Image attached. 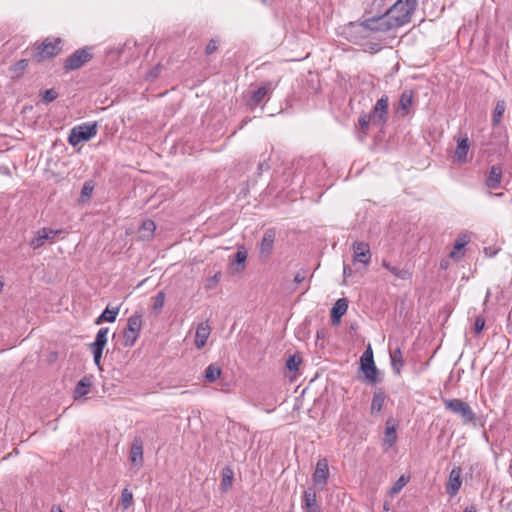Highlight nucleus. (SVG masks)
Listing matches in <instances>:
<instances>
[{"label":"nucleus","instance_id":"obj_1","mask_svg":"<svg viewBox=\"0 0 512 512\" xmlns=\"http://www.w3.org/2000/svg\"><path fill=\"white\" fill-rule=\"evenodd\" d=\"M417 7V0H397L387 11L394 20L395 27L403 26L411 21Z\"/></svg>","mask_w":512,"mask_h":512},{"label":"nucleus","instance_id":"obj_2","mask_svg":"<svg viewBox=\"0 0 512 512\" xmlns=\"http://www.w3.org/2000/svg\"><path fill=\"white\" fill-rule=\"evenodd\" d=\"M61 42L60 38H46L34 47L32 58L40 63L55 57L61 52Z\"/></svg>","mask_w":512,"mask_h":512},{"label":"nucleus","instance_id":"obj_3","mask_svg":"<svg viewBox=\"0 0 512 512\" xmlns=\"http://www.w3.org/2000/svg\"><path fill=\"white\" fill-rule=\"evenodd\" d=\"M97 131V122L82 123L71 129L68 142L71 146L75 147L82 142H87L92 139L97 134Z\"/></svg>","mask_w":512,"mask_h":512},{"label":"nucleus","instance_id":"obj_4","mask_svg":"<svg viewBox=\"0 0 512 512\" xmlns=\"http://www.w3.org/2000/svg\"><path fill=\"white\" fill-rule=\"evenodd\" d=\"M443 404L446 410L460 416L464 424L476 422V414L467 402L453 398L443 399Z\"/></svg>","mask_w":512,"mask_h":512},{"label":"nucleus","instance_id":"obj_5","mask_svg":"<svg viewBox=\"0 0 512 512\" xmlns=\"http://www.w3.org/2000/svg\"><path fill=\"white\" fill-rule=\"evenodd\" d=\"M360 370L364 373L368 383L375 385L379 382V371L375 365L373 351L370 345L360 357Z\"/></svg>","mask_w":512,"mask_h":512},{"label":"nucleus","instance_id":"obj_6","mask_svg":"<svg viewBox=\"0 0 512 512\" xmlns=\"http://www.w3.org/2000/svg\"><path fill=\"white\" fill-rule=\"evenodd\" d=\"M93 58L92 47H83L77 49L64 61V70L66 72L81 68Z\"/></svg>","mask_w":512,"mask_h":512},{"label":"nucleus","instance_id":"obj_7","mask_svg":"<svg viewBox=\"0 0 512 512\" xmlns=\"http://www.w3.org/2000/svg\"><path fill=\"white\" fill-rule=\"evenodd\" d=\"M142 329V315L135 313L128 318L127 326L123 334V346L132 347L140 335Z\"/></svg>","mask_w":512,"mask_h":512},{"label":"nucleus","instance_id":"obj_8","mask_svg":"<svg viewBox=\"0 0 512 512\" xmlns=\"http://www.w3.org/2000/svg\"><path fill=\"white\" fill-rule=\"evenodd\" d=\"M329 478V465L326 458L317 461L315 471L312 475L313 487L316 490L323 491L327 486Z\"/></svg>","mask_w":512,"mask_h":512},{"label":"nucleus","instance_id":"obj_9","mask_svg":"<svg viewBox=\"0 0 512 512\" xmlns=\"http://www.w3.org/2000/svg\"><path fill=\"white\" fill-rule=\"evenodd\" d=\"M387 16L388 14L385 12L380 16L367 18L361 23V26L372 32H386L392 27H395L394 23H392Z\"/></svg>","mask_w":512,"mask_h":512},{"label":"nucleus","instance_id":"obj_10","mask_svg":"<svg viewBox=\"0 0 512 512\" xmlns=\"http://www.w3.org/2000/svg\"><path fill=\"white\" fill-rule=\"evenodd\" d=\"M388 96L383 95L377 100L372 111L369 113L372 118V124L375 126H383L387 122L388 118Z\"/></svg>","mask_w":512,"mask_h":512},{"label":"nucleus","instance_id":"obj_11","mask_svg":"<svg viewBox=\"0 0 512 512\" xmlns=\"http://www.w3.org/2000/svg\"><path fill=\"white\" fill-rule=\"evenodd\" d=\"M353 261L368 266L371 262V251L368 243L364 241H355L352 244Z\"/></svg>","mask_w":512,"mask_h":512},{"label":"nucleus","instance_id":"obj_12","mask_svg":"<svg viewBox=\"0 0 512 512\" xmlns=\"http://www.w3.org/2000/svg\"><path fill=\"white\" fill-rule=\"evenodd\" d=\"M276 229L268 228L265 230L261 242L259 244V254L262 258H269L273 252L274 242L276 239Z\"/></svg>","mask_w":512,"mask_h":512},{"label":"nucleus","instance_id":"obj_13","mask_svg":"<svg viewBox=\"0 0 512 512\" xmlns=\"http://www.w3.org/2000/svg\"><path fill=\"white\" fill-rule=\"evenodd\" d=\"M61 233V230H53L42 228L37 231L36 235L30 240L29 245L34 250L42 247L46 241H53L55 237Z\"/></svg>","mask_w":512,"mask_h":512},{"label":"nucleus","instance_id":"obj_14","mask_svg":"<svg viewBox=\"0 0 512 512\" xmlns=\"http://www.w3.org/2000/svg\"><path fill=\"white\" fill-rule=\"evenodd\" d=\"M462 486V469L461 467H454L448 477V481L445 486L446 493L450 497H454L459 492Z\"/></svg>","mask_w":512,"mask_h":512},{"label":"nucleus","instance_id":"obj_15","mask_svg":"<svg viewBox=\"0 0 512 512\" xmlns=\"http://www.w3.org/2000/svg\"><path fill=\"white\" fill-rule=\"evenodd\" d=\"M276 85L271 81L264 82L260 87L252 92L249 105L251 108L258 106L266 96L270 95L275 89Z\"/></svg>","mask_w":512,"mask_h":512},{"label":"nucleus","instance_id":"obj_16","mask_svg":"<svg viewBox=\"0 0 512 512\" xmlns=\"http://www.w3.org/2000/svg\"><path fill=\"white\" fill-rule=\"evenodd\" d=\"M129 460L136 468H141L144 463L143 441L140 437H135L130 447Z\"/></svg>","mask_w":512,"mask_h":512},{"label":"nucleus","instance_id":"obj_17","mask_svg":"<svg viewBox=\"0 0 512 512\" xmlns=\"http://www.w3.org/2000/svg\"><path fill=\"white\" fill-rule=\"evenodd\" d=\"M502 176V166L500 164L492 165L485 180L486 187L492 190L499 189L502 182Z\"/></svg>","mask_w":512,"mask_h":512},{"label":"nucleus","instance_id":"obj_18","mask_svg":"<svg viewBox=\"0 0 512 512\" xmlns=\"http://www.w3.org/2000/svg\"><path fill=\"white\" fill-rule=\"evenodd\" d=\"M304 512H322L316 500V491L314 488H307L303 494Z\"/></svg>","mask_w":512,"mask_h":512},{"label":"nucleus","instance_id":"obj_19","mask_svg":"<svg viewBox=\"0 0 512 512\" xmlns=\"http://www.w3.org/2000/svg\"><path fill=\"white\" fill-rule=\"evenodd\" d=\"M210 333H211V327H210L208 321L201 322L198 324V326L196 328V333H195V346L198 349H201L206 345L207 340L210 336Z\"/></svg>","mask_w":512,"mask_h":512},{"label":"nucleus","instance_id":"obj_20","mask_svg":"<svg viewBox=\"0 0 512 512\" xmlns=\"http://www.w3.org/2000/svg\"><path fill=\"white\" fill-rule=\"evenodd\" d=\"M413 101L414 91L404 90L399 99L397 113H399L401 117H405L409 113V109L413 105Z\"/></svg>","mask_w":512,"mask_h":512},{"label":"nucleus","instance_id":"obj_21","mask_svg":"<svg viewBox=\"0 0 512 512\" xmlns=\"http://www.w3.org/2000/svg\"><path fill=\"white\" fill-rule=\"evenodd\" d=\"M348 309V300L346 298L338 299L333 305L330 318L332 325H337L340 323L341 317L346 313Z\"/></svg>","mask_w":512,"mask_h":512},{"label":"nucleus","instance_id":"obj_22","mask_svg":"<svg viewBox=\"0 0 512 512\" xmlns=\"http://www.w3.org/2000/svg\"><path fill=\"white\" fill-rule=\"evenodd\" d=\"M390 361L393 372L396 375H400L401 369L404 366L403 354L400 347H397L395 350L390 351Z\"/></svg>","mask_w":512,"mask_h":512},{"label":"nucleus","instance_id":"obj_23","mask_svg":"<svg viewBox=\"0 0 512 512\" xmlns=\"http://www.w3.org/2000/svg\"><path fill=\"white\" fill-rule=\"evenodd\" d=\"M386 394L383 390L378 389L374 392L371 402V414L379 413L384 405Z\"/></svg>","mask_w":512,"mask_h":512},{"label":"nucleus","instance_id":"obj_24","mask_svg":"<svg viewBox=\"0 0 512 512\" xmlns=\"http://www.w3.org/2000/svg\"><path fill=\"white\" fill-rule=\"evenodd\" d=\"M469 150V139L467 137L460 138L457 141V147L455 150V157L458 162H465L467 153Z\"/></svg>","mask_w":512,"mask_h":512},{"label":"nucleus","instance_id":"obj_25","mask_svg":"<svg viewBox=\"0 0 512 512\" xmlns=\"http://www.w3.org/2000/svg\"><path fill=\"white\" fill-rule=\"evenodd\" d=\"M109 332V328L104 327L99 329V331L96 334L94 342L90 344V349H98V350H104V347L107 344V335Z\"/></svg>","mask_w":512,"mask_h":512},{"label":"nucleus","instance_id":"obj_26","mask_svg":"<svg viewBox=\"0 0 512 512\" xmlns=\"http://www.w3.org/2000/svg\"><path fill=\"white\" fill-rule=\"evenodd\" d=\"M156 225L152 220H146L139 228L138 234L142 240H149L153 237Z\"/></svg>","mask_w":512,"mask_h":512},{"label":"nucleus","instance_id":"obj_27","mask_svg":"<svg viewBox=\"0 0 512 512\" xmlns=\"http://www.w3.org/2000/svg\"><path fill=\"white\" fill-rule=\"evenodd\" d=\"M234 480V472L229 466H225L222 469V480H221V489L223 491H228L233 484Z\"/></svg>","mask_w":512,"mask_h":512},{"label":"nucleus","instance_id":"obj_28","mask_svg":"<svg viewBox=\"0 0 512 512\" xmlns=\"http://www.w3.org/2000/svg\"><path fill=\"white\" fill-rule=\"evenodd\" d=\"M506 110V102L504 100H498L496 102L493 115H492V125L494 127L498 126L501 122L503 114Z\"/></svg>","mask_w":512,"mask_h":512},{"label":"nucleus","instance_id":"obj_29","mask_svg":"<svg viewBox=\"0 0 512 512\" xmlns=\"http://www.w3.org/2000/svg\"><path fill=\"white\" fill-rule=\"evenodd\" d=\"M118 313H119V308L118 307L113 308V309H109V307H107L101 313V315L95 320V324L99 325V324H101L104 321L114 322L116 320V318H117Z\"/></svg>","mask_w":512,"mask_h":512},{"label":"nucleus","instance_id":"obj_30","mask_svg":"<svg viewBox=\"0 0 512 512\" xmlns=\"http://www.w3.org/2000/svg\"><path fill=\"white\" fill-rule=\"evenodd\" d=\"M397 440V432L396 427L394 425L390 426V421L388 420L386 423L385 437L383 439L384 444L389 447L393 446Z\"/></svg>","mask_w":512,"mask_h":512},{"label":"nucleus","instance_id":"obj_31","mask_svg":"<svg viewBox=\"0 0 512 512\" xmlns=\"http://www.w3.org/2000/svg\"><path fill=\"white\" fill-rule=\"evenodd\" d=\"M91 386L90 381L87 378L81 379L74 390V397L75 399L80 398L88 394L89 388Z\"/></svg>","mask_w":512,"mask_h":512},{"label":"nucleus","instance_id":"obj_32","mask_svg":"<svg viewBox=\"0 0 512 512\" xmlns=\"http://www.w3.org/2000/svg\"><path fill=\"white\" fill-rule=\"evenodd\" d=\"M221 375V369L216 364H210L205 369V380L209 383L215 382Z\"/></svg>","mask_w":512,"mask_h":512},{"label":"nucleus","instance_id":"obj_33","mask_svg":"<svg viewBox=\"0 0 512 512\" xmlns=\"http://www.w3.org/2000/svg\"><path fill=\"white\" fill-rule=\"evenodd\" d=\"M247 259V252L243 249H238L234 256V261L232 263L235 266V271L240 272L244 269V263Z\"/></svg>","mask_w":512,"mask_h":512},{"label":"nucleus","instance_id":"obj_34","mask_svg":"<svg viewBox=\"0 0 512 512\" xmlns=\"http://www.w3.org/2000/svg\"><path fill=\"white\" fill-rule=\"evenodd\" d=\"M408 481V477L404 475L400 476L393 484V486L390 488L389 494L391 496L397 495L402 490V488L408 483Z\"/></svg>","mask_w":512,"mask_h":512},{"label":"nucleus","instance_id":"obj_35","mask_svg":"<svg viewBox=\"0 0 512 512\" xmlns=\"http://www.w3.org/2000/svg\"><path fill=\"white\" fill-rule=\"evenodd\" d=\"M133 504V493L124 488L121 492V505L124 510H127Z\"/></svg>","mask_w":512,"mask_h":512},{"label":"nucleus","instance_id":"obj_36","mask_svg":"<svg viewBox=\"0 0 512 512\" xmlns=\"http://www.w3.org/2000/svg\"><path fill=\"white\" fill-rule=\"evenodd\" d=\"M468 243L466 236H459L454 243L453 251L450 253V257L455 258L456 253L461 251L465 245Z\"/></svg>","mask_w":512,"mask_h":512},{"label":"nucleus","instance_id":"obj_37","mask_svg":"<svg viewBox=\"0 0 512 512\" xmlns=\"http://www.w3.org/2000/svg\"><path fill=\"white\" fill-rule=\"evenodd\" d=\"M153 311L160 312V310L164 306L165 302V293L163 291H159L156 296L153 298Z\"/></svg>","mask_w":512,"mask_h":512},{"label":"nucleus","instance_id":"obj_38","mask_svg":"<svg viewBox=\"0 0 512 512\" xmlns=\"http://www.w3.org/2000/svg\"><path fill=\"white\" fill-rule=\"evenodd\" d=\"M94 189V185L91 181H86L81 189V200L85 201L86 199H89L92 195Z\"/></svg>","mask_w":512,"mask_h":512},{"label":"nucleus","instance_id":"obj_39","mask_svg":"<svg viewBox=\"0 0 512 512\" xmlns=\"http://www.w3.org/2000/svg\"><path fill=\"white\" fill-rule=\"evenodd\" d=\"M301 363V358L297 357L296 355H291L286 361V367L289 371H297L298 367Z\"/></svg>","mask_w":512,"mask_h":512},{"label":"nucleus","instance_id":"obj_40","mask_svg":"<svg viewBox=\"0 0 512 512\" xmlns=\"http://www.w3.org/2000/svg\"><path fill=\"white\" fill-rule=\"evenodd\" d=\"M58 97V93L54 89H47L43 92L42 101L44 103H50Z\"/></svg>","mask_w":512,"mask_h":512},{"label":"nucleus","instance_id":"obj_41","mask_svg":"<svg viewBox=\"0 0 512 512\" xmlns=\"http://www.w3.org/2000/svg\"><path fill=\"white\" fill-rule=\"evenodd\" d=\"M162 66L160 64L153 67L149 72L146 74V79L149 81H154L161 73Z\"/></svg>","mask_w":512,"mask_h":512},{"label":"nucleus","instance_id":"obj_42","mask_svg":"<svg viewBox=\"0 0 512 512\" xmlns=\"http://www.w3.org/2000/svg\"><path fill=\"white\" fill-rule=\"evenodd\" d=\"M370 123H372V118L369 114L364 113L359 117V125L363 131L368 129Z\"/></svg>","mask_w":512,"mask_h":512},{"label":"nucleus","instance_id":"obj_43","mask_svg":"<svg viewBox=\"0 0 512 512\" xmlns=\"http://www.w3.org/2000/svg\"><path fill=\"white\" fill-rule=\"evenodd\" d=\"M484 326H485V318L482 315L477 316L475 319V323H474V332L476 334L481 333L482 330L484 329Z\"/></svg>","mask_w":512,"mask_h":512},{"label":"nucleus","instance_id":"obj_44","mask_svg":"<svg viewBox=\"0 0 512 512\" xmlns=\"http://www.w3.org/2000/svg\"><path fill=\"white\" fill-rule=\"evenodd\" d=\"M390 273L393 274L396 278H399V279H407L408 277V272L404 269H400L398 267H393V269H390Z\"/></svg>","mask_w":512,"mask_h":512},{"label":"nucleus","instance_id":"obj_45","mask_svg":"<svg viewBox=\"0 0 512 512\" xmlns=\"http://www.w3.org/2000/svg\"><path fill=\"white\" fill-rule=\"evenodd\" d=\"M218 45H219V43L217 40L211 39L205 48V54L206 55L213 54L218 49Z\"/></svg>","mask_w":512,"mask_h":512},{"label":"nucleus","instance_id":"obj_46","mask_svg":"<svg viewBox=\"0 0 512 512\" xmlns=\"http://www.w3.org/2000/svg\"><path fill=\"white\" fill-rule=\"evenodd\" d=\"M28 63L27 59H21L14 65V70L23 72L28 67Z\"/></svg>","mask_w":512,"mask_h":512},{"label":"nucleus","instance_id":"obj_47","mask_svg":"<svg viewBox=\"0 0 512 512\" xmlns=\"http://www.w3.org/2000/svg\"><path fill=\"white\" fill-rule=\"evenodd\" d=\"M92 353H93V358H94V362L95 364L100 367V363H101V358H102V353L103 351L102 350H98V349H91Z\"/></svg>","mask_w":512,"mask_h":512},{"label":"nucleus","instance_id":"obj_48","mask_svg":"<svg viewBox=\"0 0 512 512\" xmlns=\"http://www.w3.org/2000/svg\"><path fill=\"white\" fill-rule=\"evenodd\" d=\"M306 274H307V272L305 270H301V271L297 272L294 276V282L296 284L302 283L306 278Z\"/></svg>","mask_w":512,"mask_h":512},{"label":"nucleus","instance_id":"obj_49","mask_svg":"<svg viewBox=\"0 0 512 512\" xmlns=\"http://www.w3.org/2000/svg\"><path fill=\"white\" fill-rule=\"evenodd\" d=\"M343 274L345 277H349L352 275V269L349 265H344L343 267Z\"/></svg>","mask_w":512,"mask_h":512},{"label":"nucleus","instance_id":"obj_50","mask_svg":"<svg viewBox=\"0 0 512 512\" xmlns=\"http://www.w3.org/2000/svg\"><path fill=\"white\" fill-rule=\"evenodd\" d=\"M463 512H477V509L474 505H471L466 507Z\"/></svg>","mask_w":512,"mask_h":512},{"label":"nucleus","instance_id":"obj_51","mask_svg":"<svg viewBox=\"0 0 512 512\" xmlns=\"http://www.w3.org/2000/svg\"><path fill=\"white\" fill-rule=\"evenodd\" d=\"M382 266H383L384 268H386L389 272H390V269H393V267H394V266L390 265V263H388V262H387V261H385V260L382 262Z\"/></svg>","mask_w":512,"mask_h":512},{"label":"nucleus","instance_id":"obj_52","mask_svg":"<svg viewBox=\"0 0 512 512\" xmlns=\"http://www.w3.org/2000/svg\"><path fill=\"white\" fill-rule=\"evenodd\" d=\"M382 266H383L384 268H386L389 272H390V269H393V267H394V266L390 265V263H388V262H387V261H385V260L382 262Z\"/></svg>","mask_w":512,"mask_h":512},{"label":"nucleus","instance_id":"obj_53","mask_svg":"<svg viewBox=\"0 0 512 512\" xmlns=\"http://www.w3.org/2000/svg\"><path fill=\"white\" fill-rule=\"evenodd\" d=\"M51 512H63L59 506H53L51 508Z\"/></svg>","mask_w":512,"mask_h":512},{"label":"nucleus","instance_id":"obj_54","mask_svg":"<svg viewBox=\"0 0 512 512\" xmlns=\"http://www.w3.org/2000/svg\"><path fill=\"white\" fill-rule=\"evenodd\" d=\"M490 295H491V292H490V290H488L486 293V296H485L484 305H486L488 299L490 298Z\"/></svg>","mask_w":512,"mask_h":512},{"label":"nucleus","instance_id":"obj_55","mask_svg":"<svg viewBox=\"0 0 512 512\" xmlns=\"http://www.w3.org/2000/svg\"><path fill=\"white\" fill-rule=\"evenodd\" d=\"M3 287H4V283L2 281H0V293L2 292L3 290Z\"/></svg>","mask_w":512,"mask_h":512},{"label":"nucleus","instance_id":"obj_56","mask_svg":"<svg viewBox=\"0 0 512 512\" xmlns=\"http://www.w3.org/2000/svg\"><path fill=\"white\" fill-rule=\"evenodd\" d=\"M259 169H264L263 163H260Z\"/></svg>","mask_w":512,"mask_h":512},{"label":"nucleus","instance_id":"obj_57","mask_svg":"<svg viewBox=\"0 0 512 512\" xmlns=\"http://www.w3.org/2000/svg\"><path fill=\"white\" fill-rule=\"evenodd\" d=\"M259 169H264L263 163H260Z\"/></svg>","mask_w":512,"mask_h":512},{"label":"nucleus","instance_id":"obj_58","mask_svg":"<svg viewBox=\"0 0 512 512\" xmlns=\"http://www.w3.org/2000/svg\"><path fill=\"white\" fill-rule=\"evenodd\" d=\"M263 4H266L267 3V0H261Z\"/></svg>","mask_w":512,"mask_h":512}]
</instances>
